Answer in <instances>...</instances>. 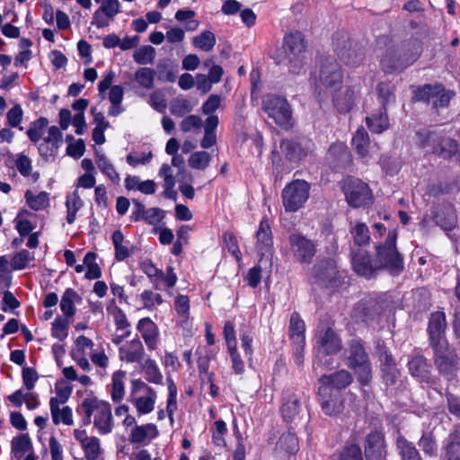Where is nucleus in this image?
Masks as SVG:
<instances>
[{
    "instance_id": "052dcab7",
    "label": "nucleus",
    "mask_w": 460,
    "mask_h": 460,
    "mask_svg": "<svg viewBox=\"0 0 460 460\" xmlns=\"http://www.w3.org/2000/svg\"><path fill=\"white\" fill-rule=\"evenodd\" d=\"M434 219L436 224L445 230H452L457 223L456 215L453 210L447 212L444 210L438 211L434 216Z\"/></svg>"
},
{
    "instance_id": "f257e3e1",
    "label": "nucleus",
    "mask_w": 460,
    "mask_h": 460,
    "mask_svg": "<svg viewBox=\"0 0 460 460\" xmlns=\"http://www.w3.org/2000/svg\"><path fill=\"white\" fill-rule=\"evenodd\" d=\"M413 33L410 38L394 42L390 34H382L376 38V49L383 50L379 65L385 74L401 73L412 66L423 52V41Z\"/></svg>"
},
{
    "instance_id": "6e6d98bb",
    "label": "nucleus",
    "mask_w": 460,
    "mask_h": 460,
    "mask_svg": "<svg viewBox=\"0 0 460 460\" xmlns=\"http://www.w3.org/2000/svg\"><path fill=\"white\" fill-rule=\"evenodd\" d=\"M336 460H364L362 449L357 443H347L337 452Z\"/></svg>"
},
{
    "instance_id": "ddd939ff",
    "label": "nucleus",
    "mask_w": 460,
    "mask_h": 460,
    "mask_svg": "<svg viewBox=\"0 0 460 460\" xmlns=\"http://www.w3.org/2000/svg\"><path fill=\"white\" fill-rule=\"evenodd\" d=\"M306 326L297 311H294L288 323V339L292 348V355L295 364L302 367L305 359Z\"/></svg>"
},
{
    "instance_id": "0eeeda50",
    "label": "nucleus",
    "mask_w": 460,
    "mask_h": 460,
    "mask_svg": "<svg viewBox=\"0 0 460 460\" xmlns=\"http://www.w3.org/2000/svg\"><path fill=\"white\" fill-rule=\"evenodd\" d=\"M332 47L340 60L346 66L356 67L364 60L363 48L344 31H338L332 35Z\"/></svg>"
},
{
    "instance_id": "c9c22d12",
    "label": "nucleus",
    "mask_w": 460,
    "mask_h": 460,
    "mask_svg": "<svg viewBox=\"0 0 460 460\" xmlns=\"http://www.w3.org/2000/svg\"><path fill=\"white\" fill-rule=\"evenodd\" d=\"M30 450H32V442L29 434L22 433L13 438L11 441V453L14 458L21 459Z\"/></svg>"
},
{
    "instance_id": "4c0bfd02",
    "label": "nucleus",
    "mask_w": 460,
    "mask_h": 460,
    "mask_svg": "<svg viewBox=\"0 0 460 460\" xmlns=\"http://www.w3.org/2000/svg\"><path fill=\"white\" fill-rule=\"evenodd\" d=\"M276 449L288 455H294L298 450V438L295 432L288 430L283 433L276 445Z\"/></svg>"
},
{
    "instance_id": "6e6552de",
    "label": "nucleus",
    "mask_w": 460,
    "mask_h": 460,
    "mask_svg": "<svg viewBox=\"0 0 460 460\" xmlns=\"http://www.w3.org/2000/svg\"><path fill=\"white\" fill-rule=\"evenodd\" d=\"M341 188L349 207L359 208L373 204L372 190L368 184L362 180L347 176L341 181Z\"/></svg>"
},
{
    "instance_id": "72a5a7b5",
    "label": "nucleus",
    "mask_w": 460,
    "mask_h": 460,
    "mask_svg": "<svg viewBox=\"0 0 460 460\" xmlns=\"http://www.w3.org/2000/svg\"><path fill=\"white\" fill-rule=\"evenodd\" d=\"M49 409L55 425H58L61 421L67 426L73 425L72 409L69 406H64L62 409H59V402L57 397L50 398Z\"/></svg>"
},
{
    "instance_id": "79ce46f5",
    "label": "nucleus",
    "mask_w": 460,
    "mask_h": 460,
    "mask_svg": "<svg viewBox=\"0 0 460 460\" xmlns=\"http://www.w3.org/2000/svg\"><path fill=\"white\" fill-rule=\"evenodd\" d=\"M156 393L153 388H148V396H141L134 400V405L139 415L148 414L154 411Z\"/></svg>"
},
{
    "instance_id": "2eb2a0df",
    "label": "nucleus",
    "mask_w": 460,
    "mask_h": 460,
    "mask_svg": "<svg viewBox=\"0 0 460 460\" xmlns=\"http://www.w3.org/2000/svg\"><path fill=\"white\" fill-rule=\"evenodd\" d=\"M279 147L288 162L298 163L314 150L315 145L310 137L298 136L281 139Z\"/></svg>"
},
{
    "instance_id": "8fccbe9b",
    "label": "nucleus",
    "mask_w": 460,
    "mask_h": 460,
    "mask_svg": "<svg viewBox=\"0 0 460 460\" xmlns=\"http://www.w3.org/2000/svg\"><path fill=\"white\" fill-rule=\"evenodd\" d=\"M166 383L168 389L166 414L172 422L174 411L177 410L178 389L173 379L171 376L166 377Z\"/></svg>"
},
{
    "instance_id": "b1692460",
    "label": "nucleus",
    "mask_w": 460,
    "mask_h": 460,
    "mask_svg": "<svg viewBox=\"0 0 460 460\" xmlns=\"http://www.w3.org/2000/svg\"><path fill=\"white\" fill-rule=\"evenodd\" d=\"M447 329L446 314L443 311H436L430 314L428 323V333L430 346L447 342L445 339Z\"/></svg>"
},
{
    "instance_id": "37998d69",
    "label": "nucleus",
    "mask_w": 460,
    "mask_h": 460,
    "mask_svg": "<svg viewBox=\"0 0 460 460\" xmlns=\"http://www.w3.org/2000/svg\"><path fill=\"white\" fill-rule=\"evenodd\" d=\"M142 370L144 371L145 378L148 383L162 385L163 375L154 359L146 358L142 365Z\"/></svg>"
},
{
    "instance_id": "a211bd4d",
    "label": "nucleus",
    "mask_w": 460,
    "mask_h": 460,
    "mask_svg": "<svg viewBox=\"0 0 460 460\" xmlns=\"http://www.w3.org/2000/svg\"><path fill=\"white\" fill-rule=\"evenodd\" d=\"M317 396L323 412L327 416H337L345 408V394L328 387L318 386Z\"/></svg>"
},
{
    "instance_id": "9d476101",
    "label": "nucleus",
    "mask_w": 460,
    "mask_h": 460,
    "mask_svg": "<svg viewBox=\"0 0 460 460\" xmlns=\"http://www.w3.org/2000/svg\"><path fill=\"white\" fill-rule=\"evenodd\" d=\"M262 110L284 129L293 127L291 107L286 98L269 93L262 100Z\"/></svg>"
},
{
    "instance_id": "4be33fe9",
    "label": "nucleus",
    "mask_w": 460,
    "mask_h": 460,
    "mask_svg": "<svg viewBox=\"0 0 460 460\" xmlns=\"http://www.w3.org/2000/svg\"><path fill=\"white\" fill-rule=\"evenodd\" d=\"M95 404L97 407L94 411L93 425L100 435H107L112 431L114 426L111 405L110 402L100 400L97 397Z\"/></svg>"
},
{
    "instance_id": "c85d7f7f",
    "label": "nucleus",
    "mask_w": 460,
    "mask_h": 460,
    "mask_svg": "<svg viewBox=\"0 0 460 460\" xmlns=\"http://www.w3.org/2000/svg\"><path fill=\"white\" fill-rule=\"evenodd\" d=\"M407 367L412 376L418 377L427 384L433 383L431 364L423 355L416 354L412 356L409 359Z\"/></svg>"
},
{
    "instance_id": "58836bf2",
    "label": "nucleus",
    "mask_w": 460,
    "mask_h": 460,
    "mask_svg": "<svg viewBox=\"0 0 460 460\" xmlns=\"http://www.w3.org/2000/svg\"><path fill=\"white\" fill-rule=\"evenodd\" d=\"M151 432L150 438H155L158 436V430L155 424L147 423L145 425H137L131 429L130 442L133 444H141L147 438V434Z\"/></svg>"
},
{
    "instance_id": "7ed1b4c3",
    "label": "nucleus",
    "mask_w": 460,
    "mask_h": 460,
    "mask_svg": "<svg viewBox=\"0 0 460 460\" xmlns=\"http://www.w3.org/2000/svg\"><path fill=\"white\" fill-rule=\"evenodd\" d=\"M415 146L426 153L449 159L457 153L458 143L447 137L444 131L430 128H420L415 132Z\"/></svg>"
},
{
    "instance_id": "603ef678",
    "label": "nucleus",
    "mask_w": 460,
    "mask_h": 460,
    "mask_svg": "<svg viewBox=\"0 0 460 460\" xmlns=\"http://www.w3.org/2000/svg\"><path fill=\"white\" fill-rule=\"evenodd\" d=\"M418 445L425 456L433 457L438 455V444L432 432L423 431Z\"/></svg>"
},
{
    "instance_id": "3c124183",
    "label": "nucleus",
    "mask_w": 460,
    "mask_h": 460,
    "mask_svg": "<svg viewBox=\"0 0 460 460\" xmlns=\"http://www.w3.org/2000/svg\"><path fill=\"white\" fill-rule=\"evenodd\" d=\"M155 76L156 71L147 66L140 67L135 72L136 82L145 89H152L154 87Z\"/></svg>"
},
{
    "instance_id": "0e129e2a",
    "label": "nucleus",
    "mask_w": 460,
    "mask_h": 460,
    "mask_svg": "<svg viewBox=\"0 0 460 460\" xmlns=\"http://www.w3.org/2000/svg\"><path fill=\"white\" fill-rule=\"evenodd\" d=\"M211 160L210 155L206 151H197L190 155L188 163L189 166L196 170H205Z\"/></svg>"
},
{
    "instance_id": "e2e57ef3",
    "label": "nucleus",
    "mask_w": 460,
    "mask_h": 460,
    "mask_svg": "<svg viewBox=\"0 0 460 460\" xmlns=\"http://www.w3.org/2000/svg\"><path fill=\"white\" fill-rule=\"evenodd\" d=\"M155 58V49L150 45L142 46L136 49L133 58L139 65H146L153 63Z\"/></svg>"
},
{
    "instance_id": "338daca9",
    "label": "nucleus",
    "mask_w": 460,
    "mask_h": 460,
    "mask_svg": "<svg viewBox=\"0 0 460 460\" xmlns=\"http://www.w3.org/2000/svg\"><path fill=\"white\" fill-rule=\"evenodd\" d=\"M193 44L201 50L209 51L216 44V37L210 31H205L193 39Z\"/></svg>"
},
{
    "instance_id": "09e8293b",
    "label": "nucleus",
    "mask_w": 460,
    "mask_h": 460,
    "mask_svg": "<svg viewBox=\"0 0 460 460\" xmlns=\"http://www.w3.org/2000/svg\"><path fill=\"white\" fill-rule=\"evenodd\" d=\"M27 205L34 211H39L47 208L49 204V193L40 191L38 195H33L31 190L25 192Z\"/></svg>"
},
{
    "instance_id": "423d86ee",
    "label": "nucleus",
    "mask_w": 460,
    "mask_h": 460,
    "mask_svg": "<svg viewBox=\"0 0 460 460\" xmlns=\"http://www.w3.org/2000/svg\"><path fill=\"white\" fill-rule=\"evenodd\" d=\"M398 230L390 229L385 242L375 244L376 257L380 270L398 276L404 270V258L397 248Z\"/></svg>"
},
{
    "instance_id": "864d4df0",
    "label": "nucleus",
    "mask_w": 460,
    "mask_h": 460,
    "mask_svg": "<svg viewBox=\"0 0 460 460\" xmlns=\"http://www.w3.org/2000/svg\"><path fill=\"white\" fill-rule=\"evenodd\" d=\"M49 125V119L45 117H40L31 122V127L27 129L26 135L31 142L37 144Z\"/></svg>"
},
{
    "instance_id": "a18cd8bd",
    "label": "nucleus",
    "mask_w": 460,
    "mask_h": 460,
    "mask_svg": "<svg viewBox=\"0 0 460 460\" xmlns=\"http://www.w3.org/2000/svg\"><path fill=\"white\" fill-rule=\"evenodd\" d=\"M349 233L355 245L358 247L367 246L370 243V233L365 223H357L350 228Z\"/></svg>"
},
{
    "instance_id": "6ab92c4d",
    "label": "nucleus",
    "mask_w": 460,
    "mask_h": 460,
    "mask_svg": "<svg viewBox=\"0 0 460 460\" xmlns=\"http://www.w3.org/2000/svg\"><path fill=\"white\" fill-rule=\"evenodd\" d=\"M384 311L382 301L377 298H364L354 305L351 317L357 323L368 324L376 321Z\"/></svg>"
},
{
    "instance_id": "774afa93",
    "label": "nucleus",
    "mask_w": 460,
    "mask_h": 460,
    "mask_svg": "<svg viewBox=\"0 0 460 460\" xmlns=\"http://www.w3.org/2000/svg\"><path fill=\"white\" fill-rule=\"evenodd\" d=\"M193 107L190 101L183 98L174 99L171 102L170 111L178 118H182L192 111Z\"/></svg>"
},
{
    "instance_id": "20e7f679",
    "label": "nucleus",
    "mask_w": 460,
    "mask_h": 460,
    "mask_svg": "<svg viewBox=\"0 0 460 460\" xmlns=\"http://www.w3.org/2000/svg\"><path fill=\"white\" fill-rule=\"evenodd\" d=\"M344 354L345 364L354 372L359 385H370L373 380V368L363 341L359 338L349 340Z\"/></svg>"
},
{
    "instance_id": "4468645a",
    "label": "nucleus",
    "mask_w": 460,
    "mask_h": 460,
    "mask_svg": "<svg viewBox=\"0 0 460 460\" xmlns=\"http://www.w3.org/2000/svg\"><path fill=\"white\" fill-rule=\"evenodd\" d=\"M434 350V364L438 373L447 380H453L457 376L459 358L455 348L448 342L432 345Z\"/></svg>"
},
{
    "instance_id": "5fc2aeb1",
    "label": "nucleus",
    "mask_w": 460,
    "mask_h": 460,
    "mask_svg": "<svg viewBox=\"0 0 460 460\" xmlns=\"http://www.w3.org/2000/svg\"><path fill=\"white\" fill-rule=\"evenodd\" d=\"M212 442L216 447H225L226 442L225 439L228 432L226 423L223 420H217L210 428Z\"/></svg>"
},
{
    "instance_id": "f704fd0d",
    "label": "nucleus",
    "mask_w": 460,
    "mask_h": 460,
    "mask_svg": "<svg viewBox=\"0 0 460 460\" xmlns=\"http://www.w3.org/2000/svg\"><path fill=\"white\" fill-rule=\"evenodd\" d=\"M396 451L401 460H422L415 445L403 436H398L395 442Z\"/></svg>"
},
{
    "instance_id": "c03bdc74",
    "label": "nucleus",
    "mask_w": 460,
    "mask_h": 460,
    "mask_svg": "<svg viewBox=\"0 0 460 460\" xmlns=\"http://www.w3.org/2000/svg\"><path fill=\"white\" fill-rule=\"evenodd\" d=\"M112 244L115 251V260L123 261L130 256L131 252L127 245H124V235L120 230H115L111 235Z\"/></svg>"
},
{
    "instance_id": "39448f33",
    "label": "nucleus",
    "mask_w": 460,
    "mask_h": 460,
    "mask_svg": "<svg viewBox=\"0 0 460 460\" xmlns=\"http://www.w3.org/2000/svg\"><path fill=\"white\" fill-rule=\"evenodd\" d=\"M412 103H423L430 106L434 113L438 114L442 109L449 107L451 101L456 95L453 90L447 89L441 82L427 83L420 85H411Z\"/></svg>"
},
{
    "instance_id": "412c9836",
    "label": "nucleus",
    "mask_w": 460,
    "mask_h": 460,
    "mask_svg": "<svg viewBox=\"0 0 460 460\" xmlns=\"http://www.w3.org/2000/svg\"><path fill=\"white\" fill-rule=\"evenodd\" d=\"M359 95V85H345L334 91L332 95V102L336 111L339 114L345 115L353 110Z\"/></svg>"
},
{
    "instance_id": "13d9d810",
    "label": "nucleus",
    "mask_w": 460,
    "mask_h": 460,
    "mask_svg": "<svg viewBox=\"0 0 460 460\" xmlns=\"http://www.w3.org/2000/svg\"><path fill=\"white\" fill-rule=\"evenodd\" d=\"M84 453L86 460H97L102 454V447L100 439L97 437L92 436L89 439L81 446Z\"/></svg>"
},
{
    "instance_id": "1a4fd4ad",
    "label": "nucleus",
    "mask_w": 460,
    "mask_h": 460,
    "mask_svg": "<svg viewBox=\"0 0 460 460\" xmlns=\"http://www.w3.org/2000/svg\"><path fill=\"white\" fill-rule=\"evenodd\" d=\"M311 185L305 180L296 179L288 182L281 192L282 204L286 212H296L302 208L310 197Z\"/></svg>"
},
{
    "instance_id": "f8f14e48",
    "label": "nucleus",
    "mask_w": 460,
    "mask_h": 460,
    "mask_svg": "<svg viewBox=\"0 0 460 460\" xmlns=\"http://www.w3.org/2000/svg\"><path fill=\"white\" fill-rule=\"evenodd\" d=\"M283 49L289 63V72L299 74L304 66L306 40L299 31H291L284 37Z\"/></svg>"
},
{
    "instance_id": "aec40b11",
    "label": "nucleus",
    "mask_w": 460,
    "mask_h": 460,
    "mask_svg": "<svg viewBox=\"0 0 460 460\" xmlns=\"http://www.w3.org/2000/svg\"><path fill=\"white\" fill-rule=\"evenodd\" d=\"M342 80L343 72L341 65L334 58H323L320 62L318 81L315 80L316 87L318 83L319 86L330 89L341 84Z\"/></svg>"
},
{
    "instance_id": "f3484780",
    "label": "nucleus",
    "mask_w": 460,
    "mask_h": 460,
    "mask_svg": "<svg viewBox=\"0 0 460 460\" xmlns=\"http://www.w3.org/2000/svg\"><path fill=\"white\" fill-rule=\"evenodd\" d=\"M350 262L354 272L367 279H372L379 271L376 257L361 248L351 250Z\"/></svg>"
},
{
    "instance_id": "de8ad7c7",
    "label": "nucleus",
    "mask_w": 460,
    "mask_h": 460,
    "mask_svg": "<svg viewBox=\"0 0 460 460\" xmlns=\"http://www.w3.org/2000/svg\"><path fill=\"white\" fill-rule=\"evenodd\" d=\"M95 162L98 168L103 174H105L112 182L119 183V173L111 161L103 154H96Z\"/></svg>"
},
{
    "instance_id": "e433bc0d",
    "label": "nucleus",
    "mask_w": 460,
    "mask_h": 460,
    "mask_svg": "<svg viewBox=\"0 0 460 460\" xmlns=\"http://www.w3.org/2000/svg\"><path fill=\"white\" fill-rule=\"evenodd\" d=\"M351 144L357 155H359L361 158H365L368 155L370 139L368 133L363 127L356 130L352 137Z\"/></svg>"
},
{
    "instance_id": "5701e85b",
    "label": "nucleus",
    "mask_w": 460,
    "mask_h": 460,
    "mask_svg": "<svg viewBox=\"0 0 460 460\" xmlns=\"http://www.w3.org/2000/svg\"><path fill=\"white\" fill-rule=\"evenodd\" d=\"M353 382L352 374L346 370H337L329 375H323L318 378L319 386L328 387L330 390H337L345 394L348 388Z\"/></svg>"
},
{
    "instance_id": "680f3d73",
    "label": "nucleus",
    "mask_w": 460,
    "mask_h": 460,
    "mask_svg": "<svg viewBox=\"0 0 460 460\" xmlns=\"http://www.w3.org/2000/svg\"><path fill=\"white\" fill-rule=\"evenodd\" d=\"M381 379L386 387L394 386L401 376V371L396 365L380 367Z\"/></svg>"
},
{
    "instance_id": "69168bd1",
    "label": "nucleus",
    "mask_w": 460,
    "mask_h": 460,
    "mask_svg": "<svg viewBox=\"0 0 460 460\" xmlns=\"http://www.w3.org/2000/svg\"><path fill=\"white\" fill-rule=\"evenodd\" d=\"M222 237L227 251L234 256L237 262H240L243 255L235 234L233 232L226 231L223 234Z\"/></svg>"
},
{
    "instance_id": "dca6fc26",
    "label": "nucleus",
    "mask_w": 460,
    "mask_h": 460,
    "mask_svg": "<svg viewBox=\"0 0 460 460\" xmlns=\"http://www.w3.org/2000/svg\"><path fill=\"white\" fill-rule=\"evenodd\" d=\"M363 446L366 460H387V442L383 428L367 433Z\"/></svg>"
},
{
    "instance_id": "a19ab883",
    "label": "nucleus",
    "mask_w": 460,
    "mask_h": 460,
    "mask_svg": "<svg viewBox=\"0 0 460 460\" xmlns=\"http://www.w3.org/2000/svg\"><path fill=\"white\" fill-rule=\"evenodd\" d=\"M377 98L380 108H387L390 102L395 101V85L391 82H380L376 85Z\"/></svg>"
},
{
    "instance_id": "bf43d9fd",
    "label": "nucleus",
    "mask_w": 460,
    "mask_h": 460,
    "mask_svg": "<svg viewBox=\"0 0 460 460\" xmlns=\"http://www.w3.org/2000/svg\"><path fill=\"white\" fill-rule=\"evenodd\" d=\"M34 255L26 249H22L11 258V267L13 270H22L28 267V263L34 261Z\"/></svg>"
},
{
    "instance_id": "a878e982",
    "label": "nucleus",
    "mask_w": 460,
    "mask_h": 460,
    "mask_svg": "<svg viewBox=\"0 0 460 460\" xmlns=\"http://www.w3.org/2000/svg\"><path fill=\"white\" fill-rule=\"evenodd\" d=\"M137 330L140 332L148 350H155L158 347L160 336L157 324L150 317H143L138 320Z\"/></svg>"
},
{
    "instance_id": "bb28decb",
    "label": "nucleus",
    "mask_w": 460,
    "mask_h": 460,
    "mask_svg": "<svg viewBox=\"0 0 460 460\" xmlns=\"http://www.w3.org/2000/svg\"><path fill=\"white\" fill-rule=\"evenodd\" d=\"M255 238L256 249L261 253V256L271 252L273 248V235L270 219L267 216H263L261 219Z\"/></svg>"
},
{
    "instance_id": "473e14b6",
    "label": "nucleus",
    "mask_w": 460,
    "mask_h": 460,
    "mask_svg": "<svg viewBox=\"0 0 460 460\" xmlns=\"http://www.w3.org/2000/svg\"><path fill=\"white\" fill-rule=\"evenodd\" d=\"M119 354L121 359L126 360L128 363H140L145 356V348L137 336L128 343V349H119Z\"/></svg>"
},
{
    "instance_id": "cd10ccee",
    "label": "nucleus",
    "mask_w": 460,
    "mask_h": 460,
    "mask_svg": "<svg viewBox=\"0 0 460 460\" xmlns=\"http://www.w3.org/2000/svg\"><path fill=\"white\" fill-rule=\"evenodd\" d=\"M327 155L336 170H344L352 165L351 153L342 142L332 143L328 148Z\"/></svg>"
},
{
    "instance_id": "4d7b16f0",
    "label": "nucleus",
    "mask_w": 460,
    "mask_h": 460,
    "mask_svg": "<svg viewBox=\"0 0 460 460\" xmlns=\"http://www.w3.org/2000/svg\"><path fill=\"white\" fill-rule=\"evenodd\" d=\"M174 307L177 314L183 319L179 322L181 327L188 323L190 317V298L185 295H178L175 297Z\"/></svg>"
},
{
    "instance_id": "7c9ffc66",
    "label": "nucleus",
    "mask_w": 460,
    "mask_h": 460,
    "mask_svg": "<svg viewBox=\"0 0 460 460\" xmlns=\"http://www.w3.org/2000/svg\"><path fill=\"white\" fill-rule=\"evenodd\" d=\"M367 128L374 134H381L390 127L387 108H380L366 118Z\"/></svg>"
},
{
    "instance_id": "393cba45",
    "label": "nucleus",
    "mask_w": 460,
    "mask_h": 460,
    "mask_svg": "<svg viewBox=\"0 0 460 460\" xmlns=\"http://www.w3.org/2000/svg\"><path fill=\"white\" fill-rule=\"evenodd\" d=\"M317 344L327 356L336 355L342 349L341 337L330 326L319 331Z\"/></svg>"
},
{
    "instance_id": "2f4dec72",
    "label": "nucleus",
    "mask_w": 460,
    "mask_h": 460,
    "mask_svg": "<svg viewBox=\"0 0 460 460\" xmlns=\"http://www.w3.org/2000/svg\"><path fill=\"white\" fill-rule=\"evenodd\" d=\"M300 399L296 394H288L282 398L280 406V415L287 423L294 421L296 416L300 411Z\"/></svg>"
},
{
    "instance_id": "ea45409f",
    "label": "nucleus",
    "mask_w": 460,
    "mask_h": 460,
    "mask_svg": "<svg viewBox=\"0 0 460 460\" xmlns=\"http://www.w3.org/2000/svg\"><path fill=\"white\" fill-rule=\"evenodd\" d=\"M96 396H89L84 398L76 407L75 411L79 415H83L82 426H89L92 423V417L96 409Z\"/></svg>"
},
{
    "instance_id": "c756f323",
    "label": "nucleus",
    "mask_w": 460,
    "mask_h": 460,
    "mask_svg": "<svg viewBox=\"0 0 460 460\" xmlns=\"http://www.w3.org/2000/svg\"><path fill=\"white\" fill-rule=\"evenodd\" d=\"M442 458L460 460V426H456L443 442Z\"/></svg>"
},
{
    "instance_id": "49530a36",
    "label": "nucleus",
    "mask_w": 460,
    "mask_h": 460,
    "mask_svg": "<svg viewBox=\"0 0 460 460\" xmlns=\"http://www.w3.org/2000/svg\"><path fill=\"white\" fill-rule=\"evenodd\" d=\"M70 321L68 318L58 315L51 323V336L60 341L68 336Z\"/></svg>"
},
{
    "instance_id": "f03ea898",
    "label": "nucleus",
    "mask_w": 460,
    "mask_h": 460,
    "mask_svg": "<svg viewBox=\"0 0 460 460\" xmlns=\"http://www.w3.org/2000/svg\"><path fill=\"white\" fill-rule=\"evenodd\" d=\"M313 284L333 295L339 293L348 283L347 271L341 270L335 259L327 257L318 261L310 270Z\"/></svg>"
},
{
    "instance_id": "9b49d317",
    "label": "nucleus",
    "mask_w": 460,
    "mask_h": 460,
    "mask_svg": "<svg viewBox=\"0 0 460 460\" xmlns=\"http://www.w3.org/2000/svg\"><path fill=\"white\" fill-rule=\"evenodd\" d=\"M288 253L294 261L302 265L313 263L318 249L317 243L299 232L291 233L288 238Z\"/></svg>"
}]
</instances>
